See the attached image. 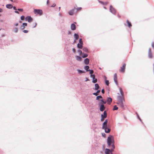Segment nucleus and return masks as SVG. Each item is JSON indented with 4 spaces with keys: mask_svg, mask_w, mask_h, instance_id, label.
I'll list each match as a JSON object with an SVG mask.
<instances>
[{
    "mask_svg": "<svg viewBox=\"0 0 154 154\" xmlns=\"http://www.w3.org/2000/svg\"><path fill=\"white\" fill-rule=\"evenodd\" d=\"M105 84L107 85H109V81L108 80H106L105 81Z\"/></svg>",
    "mask_w": 154,
    "mask_h": 154,
    "instance_id": "ea45409f",
    "label": "nucleus"
},
{
    "mask_svg": "<svg viewBox=\"0 0 154 154\" xmlns=\"http://www.w3.org/2000/svg\"><path fill=\"white\" fill-rule=\"evenodd\" d=\"M102 135L103 137H105L106 136V134L104 133H102Z\"/></svg>",
    "mask_w": 154,
    "mask_h": 154,
    "instance_id": "09e8293b",
    "label": "nucleus"
},
{
    "mask_svg": "<svg viewBox=\"0 0 154 154\" xmlns=\"http://www.w3.org/2000/svg\"><path fill=\"white\" fill-rule=\"evenodd\" d=\"M6 7L8 9L12 8L13 7V5L11 4H8L6 5Z\"/></svg>",
    "mask_w": 154,
    "mask_h": 154,
    "instance_id": "5701e85b",
    "label": "nucleus"
},
{
    "mask_svg": "<svg viewBox=\"0 0 154 154\" xmlns=\"http://www.w3.org/2000/svg\"><path fill=\"white\" fill-rule=\"evenodd\" d=\"M110 152V149L106 148L104 151V153L105 154H109Z\"/></svg>",
    "mask_w": 154,
    "mask_h": 154,
    "instance_id": "a211bd4d",
    "label": "nucleus"
},
{
    "mask_svg": "<svg viewBox=\"0 0 154 154\" xmlns=\"http://www.w3.org/2000/svg\"><path fill=\"white\" fill-rule=\"evenodd\" d=\"M107 142L108 145V147H109L110 146H111V147L113 149H114L115 148L114 145V140L113 136L110 135L107 137Z\"/></svg>",
    "mask_w": 154,
    "mask_h": 154,
    "instance_id": "f257e3e1",
    "label": "nucleus"
},
{
    "mask_svg": "<svg viewBox=\"0 0 154 154\" xmlns=\"http://www.w3.org/2000/svg\"><path fill=\"white\" fill-rule=\"evenodd\" d=\"M18 25V23H16L15 24L14 26H17Z\"/></svg>",
    "mask_w": 154,
    "mask_h": 154,
    "instance_id": "864d4df0",
    "label": "nucleus"
},
{
    "mask_svg": "<svg viewBox=\"0 0 154 154\" xmlns=\"http://www.w3.org/2000/svg\"><path fill=\"white\" fill-rule=\"evenodd\" d=\"M82 8L81 7L78 8H75V13H76L79 10H80Z\"/></svg>",
    "mask_w": 154,
    "mask_h": 154,
    "instance_id": "4c0bfd02",
    "label": "nucleus"
},
{
    "mask_svg": "<svg viewBox=\"0 0 154 154\" xmlns=\"http://www.w3.org/2000/svg\"><path fill=\"white\" fill-rule=\"evenodd\" d=\"M55 6H56V4H54L53 5H52L51 6V7H55Z\"/></svg>",
    "mask_w": 154,
    "mask_h": 154,
    "instance_id": "603ef678",
    "label": "nucleus"
},
{
    "mask_svg": "<svg viewBox=\"0 0 154 154\" xmlns=\"http://www.w3.org/2000/svg\"><path fill=\"white\" fill-rule=\"evenodd\" d=\"M83 45V43L82 42V39L80 38L79 40V42L78 44L77 47L79 49H82Z\"/></svg>",
    "mask_w": 154,
    "mask_h": 154,
    "instance_id": "39448f33",
    "label": "nucleus"
},
{
    "mask_svg": "<svg viewBox=\"0 0 154 154\" xmlns=\"http://www.w3.org/2000/svg\"><path fill=\"white\" fill-rule=\"evenodd\" d=\"M136 115H137V116L138 119L140 121V122H141L142 123H143V122L142 121L141 119L140 118V117L138 115V114L137 112L136 113Z\"/></svg>",
    "mask_w": 154,
    "mask_h": 154,
    "instance_id": "f704fd0d",
    "label": "nucleus"
},
{
    "mask_svg": "<svg viewBox=\"0 0 154 154\" xmlns=\"http://www.w3.org/2000/svg\"><path fill=\"white\" fill-rule=\"evenodd\" d=\"M108 120L106 119L103 124L102 128L105 130L106 133H109L111 131V129L107 127Z\"/></svg>",
    "mask_w": 154,
    "mask_h": 154,
    "instance_id": "f03ea898",
    "label": "nucleus"
},
{
    "mask_svg": "<svg viewBox=\"0 0 154 154\" xmlns=\"http://www.w3.org/2000/svg\"><path fill=\"white\" fill-rule=\"evenodd\" d=\"M126 22L127 23V25L126 24L124 23V25L125 26H128L129 27H130L132 26V25L131 23L128 20H127Z\"/></svg>",
    "mask_w": 154,
    "mask_h": 154,
    "instance_id": "ddd939ff",
    "label": "nucleus"
},
{
    "mask_svg": "<svg viewBox=\"0 0 154 154\" xmlns=\"http://www.w3.org/2000/svg\"><path fill=\"white\" fill-rule=\"evenodd\" d=\"M103 8L105 9H107V8L106 7H105L104 6V7H103Z\"/></svg>",
    "mask_w": 154,
    "mask_h": 154,
    "instance_id": "052dcab7",
    "label": "nucleus"
},
{
    "mask_svg": "<svg viewBox=\"0 0 154 154\" xmlns=\"http://www.w3.org/2000/svg\"><path fill=\"white\" fill-rule=\"evenodd\" d=\"M14 12L15 13H17V14H19V12L18 11H17V10H15L14 11Z\"/></svg>",
    "mask_w": 154,
    "mask_h": 154,
    "instance_id": "5fc2aeb1",
    "label": "nucleus"
},
{
    "mask_svg": "<svg viewBox=\"0 0 154 154\" xmlns=\"http://www.w3.org/2000/svg\"><path fill=\"white\" fill-rule=\"evenodd\" d=\"M25 20H27L29 23H31L32 20V19L30 16H27L25 18Z\"/></svg>",
    "mask_w": 154,
    "mask_h": 154,
    "instance_id": "f8f14e48",
    "label": "nucleus"
},
{
    "mask_svg": "<svg viewBox=\"0 0 154 154\" xmlns=\"http://www.w3.org/2000/svg\"><path fill=\"white\" fill-rule=\"evenodd\" d=\"M102 98V97L101 95H99L96 97V100H98L99 98Z\"/></svg>",
    "mask_w": 154,
    "mask_h": 154,
    "instance_id": "72a5a7b5",
    "label": "nucleus"
},
{
    "mask_svg": "<svg viewBox=\"0 0 154 154\" xmlns=\"http://www.w3.org/2000/svg\"><path fill=\"white\" fill-rule=\"evenodd\" d=\"M34 13L35 14H39L42 15V11L40 9H34Z\"/></svg>",
    "mask_w": 154,
    "mask_h": 154,
    "instance_id": "423d86ee",
    "label": "nucleus"
},
{
    "mask_svg": "<svg viewBox=\"0 0 154 154\" xmlns=\"http://www.w3.org/2000/svg\"><path fill=\"white\" fill-rule=\"evenodd\" d=\"M28 31L27 30H23V32L24 33H27L28 32Z\"/></svg>",
    "mask_w": 154,
    "mask_h": 154,
    "instance_id": "de8ad7c7",
    "label": "nucleus"
},
{
    "mask_svg": "<svg viewBox=\"0 0 154 154\" xmlns=\"http://www.w3.org/2000/svg\"><path fill=\"white\" fill-rule=\"evenodd\" d=\"M148 57L150 59H151L153 57L152 55L151 52V49L150 48L148 49Z\"/></svg>",
    "mask_w": 154,
    "mask_h": 154,
    "instance_id": "9b49d317",
    "label": "nucleus"
},
{
    "mask_svg": "<svg viewBox=\"0 0 154 154\" xmlns=\"http://www.w3.org/2000/svg\"><path fill=\"white\" fill-rule=\"evenodd\" d=\"M2 8H0V12H1L2 11Z\"/></svg>",
    "mask_w": 154,
    "mask_h": 154,
    "instance_id": "e2e57ef3",
    "label": "nucleus"
},
{
    "mask_svg": "<svg viewBox=\"0 0 154 154\" xmlns=\"http://www.w3.org/2000/svg\"><path fill=\"white\" fill-rule=\"evenodd\" d=\"M25 18L24 16L22 15L20 17V19L21 20H23Z\"/></svg>",
    "mask_w": 154,
    "mask_h": 154,
    "instance_id": "79ce46f5",
    "label": "nucleus"
},
{
    "mask_svg": "<svg viewBox=\"0 0 154 154\" xmlns=\"http://www.w3.org/2000/svg\"><path fill=\"white\" fill-rule=\"evenodd\" d=\"M109 10V11L112 14L114 15H116V10L111 5L110 6Z\"/></svg>",
    "mask_w": 154,
    "mask_h": 154,
    "instance_id": "20e7f679",
    "label": "nucleus"
},
{
    "mask_svg": "<svg viewBox=\"0 0 154 154\" xmlns=\"http://www.w3.org/2000/svg\"><path fill=\"white\" fill-rule=\"evenodd\" d=\"M111 148V149H110V152H112L113 151V149L112 147H111V146H110V147Z\"/></svg>",
    "mask_w": 154,
    "mask_h": 154,
    "instance_id": "c03bdc74",
    "label": "nucleus"
},
{
    "mask_svg": "<svg viewBox=\"0 0 154 154\" xmlns=\"http://www.w3.org/2000/svg\"><path fill=\"white\" fill-rule=\"evenodd\" d=\"M17 10L20 11L22 12L23 11V9L22 8H18L17 9Z\"/></svg>",
    "mask_w": 154,
    "mask_h": 154,
    "instance_id": "37998d69",
    "label": "nucleus"
},
{
    "mask_svg": "<svg viewBox=\"0 0 154 154\" xmlns=\"http://www.w3.org/2000/svg\"><path fill=\"white\" fill-rule=\"evenodd\" d=\"M78 51L79 53V55H80L82 53V51L80 49L78 50Z\"/></svg>",
    "mask_w": 154,
    "mask_h": 154,
    "instance_id": "a19ab883",
    "label": "nucleus"
},
{
    "mask_svg": "<svg viewBox=\"0 0 154 154\" xmlns=\"http://www.w3.org/2000/svg\"><path fill=\"white\" fill-rule=\"evenodd\" d=\"M88 71H89V74H90L91 75H92V74L94 72L93 70L92 69H89Z\"/></svg>",
    "mask_w": 154,
    "mask_h": 154,
    "instance_id": "e433bc0d",
    "label": "nucleus"
},
{
    "mask_svg": "<svg viewBox=\"0 0 154 154\" xmlns=\"http://www.w3.org/2000/svg\"><path fill=\"white\" fill-rule=\"evenodd\" d=\"M117 98L119 101H125L124 96L119 95L117 96Z\"/></svg>",
    "mask_w": 154,
    "mask_h": 154,
    "instance_id": "0eeeda50",
    "label": "nucleus"
},
{
    "mask_svg": "<svg viewBox=\"0 0 154 154\" xmlns=\"http://www.w3.org/2000/svg\"><path fill=\"white\" fill-rule=\"evenodd\" d=\"M59 15L60 16H61V14L60 13H59Z\"/></svg>",
    "mask_w": 154,
    "mask_h": 154,
    "instance_id": "680f3d73",
    "label": "nucleus"
},
{
    "mask_svg": "<svg viewBox=\"0 0 154 154\" xmlns=\"http://www.w3.org/2000/svg\"><path fill=\"white\" fill-rule=\"evenodd\" d=\"M72 51H73V52L74 54H75V53H76L75 49V48H72Z\"/></svg>",
    "mask_w": 154,
    "mask_h": 154,
    "instance_id": "a18cd8bd",
    "label": "nucleus"
},
{
    "mask_svg": "<svg viewBox=\"0 0 154 154\" xmlns=\"http://www.w3.org/2000/svg\"><path fill=\"white\" fill-rule=\"evenodd\" d=\"M13 9L15 10H17V9L16 7L15 6H14L13 7Z\"/></svg>",
    "mask_w": 154,
    "mask_h": 154,
    "instance_id": "6e6d98bb",
    "label": "nucleus"
},
{
    "mask_svg": "<svg viewBox=\"0 0 154 154\" xmlns=\"http://www.w3.org/2000/svg\"><path fill=\"white\" fill-rule=\"evenodd\" d=\"M118 109V107H117L116 105H115L113 106V110H117Z\"/></svg>",
    "mask_w": 154,
    "mask_h": 154,
    "instance_id": "473e14b6",
    "label": "nucleus"
},
{
    "mask_svg": "<svg viewBox=\"0 0 154 154\" xmlns=\"http://www.w3.org/2000/svg\"><path fill=\"white\" fill-rule=\"evenodd\" d=\"M71 29L72 30H74L76 29V26L74 23H72L71 24L70 27Z\"/></svg>",
    "mask_w": 154,
    "mask_h": 154,
    "instance_id": "4468645a",
    "label": "nucleus"
},
{
    "mask_svg": "<svg viewBox=\"0 0 154 154\" xmlns=\"http://www.w3.org/2000/svg\"><path fill=\"white\" fill-rule=\"evenodd\" d=\"M107 101H104L103 99L100 100L99 101V102H100L103 104H105L106 103Z\"/></svg>",
    "mask_w": 154,
    "mask_h": 154,
    "instance_id": "bb28decb",
    "label": "nucleus"
},
{
    "mask_svg": "<svg viewBox=\"0 0 154 154\" xmlns=\"http://www.w3.org/2000/svg\"><path fill=\"white\" fill-rule=\"evenodd\" d=\"M35 26H33V28H35L36 27V25H37V24L36 23H35Z\"/></svg>",
    "mask_w": 154,
    "mask_h": 154,
    "instance_id": "bf43d9fd",
    "label": "nucleus"
},
{
    "mask_svg": "<svg viewBox=\"0 0 154 154\" xmlns=\"http://www.w3.org/2000/svg\"><path fill=\"white\" fill-rule=\"evenodd\" d=\"M90 77H92L93 80L92 81V82L93 83H95L97 82V79H95V75H90Z\"/></svg>",
    "mask_w": 154,
    "mask_h": 154,
    "instance_id": "9d476101",
    "label": "nucleus"
},
{
    "mask_svg": "<svg viewBox=\"0 0 154 154\" xmlns=\"http://www.w3.org/2000/svg\"><path fill=\"white\" fill-rule=\"evenodd\" d=\"M101 92L103 94H104L105 93V91L103 89H102L101 90Z\"/></svg>",
    "mask_w": 154,
    "mask_h": 154,
    "instance_id": "3c124183",
    "label": "nucleus"
},
{
    "mask_svg": "<svg viewBox=\"0 0 154 154\" xmlns=\"http://www.w3.org/2000/svg\"><path fill=\"white\" fill-rule=\"evenodd\" d=\"M126 66V64L124 63L122 66L121 67V68L119 70V71L122 72H124Z\"/></svg>",
    "mask_w": 154,
    "mask_h": 154,
    "instance_id": "6e6552de",
    "label": "nucleus"
},
{
    "mask_svg": "<svg viewBox=\"0 0 154 154\" xmlns=\"http://www.w3.org/2000/svg\"><path fill=\"white\" fill-rule=\"evenodd\" d=\"M100 90H97V91L96 92L94 93H93V94L94 95H95L96 96H97L98 95V93H100Z\"/></svg>",
    "mask_w": 154,
    "mask_h": 154,
    "instance_id": "cd10ccee",
    "label": "nucleus"
},
{
    "mask_svg": "<svg viewBox=\"0 0 154 154\" xmlns=\"http://www.w3.org/2000/svg\"><path fill=\"white\" fill-rule=\"evenodd\" d=\"M100 88V86L98 84H95V88L94 89L95 90H98Z\"/></svg>",
    "mask_w": 154,
    "mask_h": 154,
    "instance_id": "393cba45",
    "label": "nucleus"
},
{
    "mask_svg": "<svg viewBox=\"0 0 154 154\" xmlns=\"http://www.w3.org/2000/svg\"><path fill=\"white\" fill-rule=\"evenodd\" d=\"M18 30V28L17 27H15L14 29H13L14 32L15 33H17Z\"/></svg>",
    "mask_w": 154,
    "mask_h": 154,
    "instance_id": "c756f323",
    "label": "nucleus"
},
{
    "mask_svg": "<svg viewBox=\"0 0 154 154\" xmlns=\"http://www.w3.org/2000/svg\"><path fill=\"white\" fill-rule=\"evenodd\" d=\"M84 68L86 70V72H88L89 70V66H84Z\"/></svg>",
    "mask_w": 154,
    "mask_h": 154,
    "instance_id": "a878e982",
    "label": "nucleus"
},
{
    "mask_svg": "<svg viewBox=\"0 0 154 154\" xmlns=\"http://www.w3.org/2000/svg\"><path fill=\"white\" fill-rule=\"evenodd\" d=\"M88 54H84L83 53L82 54V57L83 58H85L88 56Z\"/></svg>",
    "mask_w": 154,
    "mask_h": 154,
    "instance_id": "7c9ffc66",
    "label": "nucleus"
},
{
    "mask_svg": "<svg viewBox=\"0 0 154 154\" xmlns=\"http://www.w3.org/2000/svg\"><path fill=\"white\" fill-rule=\"evenodd\" d=\"M84 63L86 65H88L89 62V60L88 58H86L84 60Z\"/></svg>",
    "mask_w": 154,
    "mask_h": 154,
    "instance_id": "6ab92c4d",
    "label": "nucleus"
},
{
    "mask_svg": "<svg viewBox=\"0 0 154 154\" xmlns=\"http://www.w3.org/2000/svg\"><path fill=\"white\" fill-rule=\"evenodd\" d=\"M153 69H154V63L153 64Z\"/></svg>",
    "mask_w": 154,
    "mask_h": 154,
    "instance_id": "774afa93",
    "label": "nucleus"
},
{
    "mask_svg": "<svg viewBox=\"0 0 154 154\" xmlns=\"http://www.w3.org/2000/svg\"><path fill=\"white\" fill-rule=\"evenodd\" d=\"M48 3H49V1H48V0L47 2V4H48Z\"/></svg>",
    "mask_w": 154,
    "mask_h": 154,
    "instance_id": "69168bd1",
    "label": "nucleus"
},
{
    "mask_svg": "<svg viewBox=\"0 0 154 154\" xmlns=\"http://www.w3.org/2000/svg\"><path fill=\"white\" fill-rule=\"evenodd\" d=\"M107 116V114L106 111H105L103 113V114L101 115V117H103L104 118H106Z\"/></svg>",
    "mask_w": 154,
    "mask_h": 154,
    "instance_id": "aec40b11",
    "label": "nucleus"
},
{
    "mask_svg": "<svg viewBox=\"0 0 154 154\" xmlns=\"http://www.w3.org/2000/svg\"><path fill=\"white\" fill-rule=\"evenodd\" d=\"M119 90L120 94H121V95L124 96V93L123 91L122 90V89L121 88H119Z\"/></svg>",
    "mask_w": 154,
    "mask_h": 154,
    "instance_id": "c85d7f7f",
    "label": "nucleus"
},
{
    "mask_svg": "<svg viewBox=\"0 0 154 154\" xmlns=\"http://www.w3.org/2000/svg\"><path fill=\"white\" fill-rule=\"evenodd\" d=\"M74 37L75 40H77L79 38V35L78 34L75 33L74 35Z\"/></svg>",
    "mask_w": 154,
    "mask_h": 154,
    "instance_id": "b1692460",
    "label": "nucleus"
},
{
    "mask_svg": "<svg viewBox=\"0 0 154 154\" xmlns=\"http://www.w3.org/2000/svg\"><path fill=\"white\" fill-rule=\"evenodd\" d=\"M85 79H86L85 81H88L89 80V79L87 77L85 78Z\"/></svg>",
    "mask_w": 154,
    "mask_h": 154,
    "instance_id": "4d7b16f0",
    "label": "nucleus"
},
{
    "mask_svg": "<svg viewBox=\"0 0 154 154\" xmlns=\"http://www.w3.org/2000/svg\"><path fill=\"white\" fill-rule=\"evenodd\" d=\"M78 72L79 73H84L85 72V71L82 70H81L78 69L77 70Z\"/></svg>",
    "mask_w": 154,
    "mask_h": 154,
    "instance_id": "c9c22d12",
    "label": "nucleus"
},
{
    "mask_svg": "<svg viewBox=\"0 0 154 154\" xmlns=\"http://www.w3.org/2000/svg\"><path fill=\"white\" fill-rule=\"evenodd\" d=\"M117 79V74H116V73H115L114 74V75L113 79H114V81L116 83V85H118V83H117V80H116Z\"/></svg>",
    "mask_w": 154,
    "mask_h": 154,
    "instance_id": "2eb2a0df",
    "label": "nucleus"
},
{
    "mask_svg": "<svg viewBox=\"0 0 154 154\" xmlns=\"http://www.w3.org/2000/svg\"><path fill=\"white\" fill-rule=\"evenodd\" d=\"M151 46L152 48H154V42H153L152 43Z\"/></svg>",
    "mask_w": 154,
    "mask_h": 154,
    "instance_id": "49530a36",
    "label": "nucleus"
},
{
    "mask_svg": "<svg viewBox=\"0 0 154 154\" xmlns=\"http://www.w3.org/2000/svg\"><path fill=\"white\" fill-rule=\"evenodd\" d=\"M75 8H74L68 12V14L70 15H72L74 13H75Z\"/></svg>",
    "mask_w": 154,
    "mask_h": 154,
    "instance_id": "1a4fd4ad",
    "label": "nucleus"
},
{
    "mask_svg": "<svg viewBox=\"0 0 154 154\" xmlns=\"http://www.w3.org/2000/svg\"><path fill=\"white\" fill-rule=\"evenodd\" d=\"M118 17L119 18H120V15L118 14Z\"/></svg>",
    "mask_w": 154,
    "mask_h": 154,
    "instance_id": "0e129e2a",
    "label": "nucleus"
},
{
    "mask_svg": "<svg viewBox=\"0 0 154 154\" xmlns=\"http://www.w3.org/2000/svg\"><path fill=\"white\" fill-rule=\"evenodd\" d=\"M98 106L100 107V110L101 112L103 111L106 108L104 105L100 102H98Z\"/></svg>",
    "mask_w": 154,
    "mask_h": 154,
    "instance_id": "7ed1b4c3",
    "label": "nucleus"
},
{
    "mask_svg": "<svg viewBox=\"0 0 154 154\" xmlns=\"http://www.w3.org/2000/svg\"><path fill=\"white\" fill-rule=\"evenodd\" d=\"M76 60L79 61H81L82 60V58L80 56H75Z\"/></svg>",
    "mask_w": 154,
    "mask_h": 154,
    "instance_id": "4be33fe9",
    "label": "nucleus"
},
{
    "mask_svg": "<svg viewBox=\"0 0 154 154\" xmlns=\"http://www.w3.org/2000/svg\"><path fill=\"white\" fill-rule=\"evenodd\" d=\"M98 2L99 3L102 4L103 5H106L108 4V2H103L99 0H98Z\"/></svg>",
    "mask_w": 154,
    "mask_h": 154,
    "instance_id": "412c9836",
    "label": "nucleus"
},
{
    "mask_svg": "<svg viewBox=\"0 0 154 154\" xmlns=\"http://www.w3.org/2000/svg\"><path fill=\"white\" fill-rule=\"evenodd\" d=\"M22 25L23 26V28H24L25 26H27V23H23Z\"/></svg>",
    "mask_w": 154,
    "mask_h": 154,
    "instance_id": "58836bf2",
    "label": "nucleus"
},
{
    "mask_svg": "<svg viewBox=\"0 0 154 154\" xmlns=\"http://www.w3.org/2000/svg\"><path fill=\"white\" fill-rule=\"evenodd\" d=\"M82 50L83 51L87 52H88V50L87 48L84 47L82 48Z\"/></svg>",
    "mask_w": 154,
    "mask_h": 154,
    "instance_id": "2f4dec72",
    "label": "nucleus"
},
{
    "mask_svg": "<svg viewBox=\"0 0 154 154\" xmlns=\"http://www.w3.org/2000/svg\"><path fill=\"white\" fill-rule=\"evenodd\" d=\"M71 34V32L70 31L68 32V34Z\"/></svg>",
    "mask_w": 154,
    "mask_h": 154,
    "instance_id": "13d9d810",
    "label": "nucleus"
},
{
    "mask_svg": "<svg viewBox=\"0 0 154 154\" xmlns=\"http://www.w3.org/2000/svg\"><path fill=\"white\" fill-rule=\"evenodd\" d=\"M60 7H59V11H60Z\"/></svg>",
    "mask_w": 154,
    "mask_h": 154,
    "instance_id": "338daca9",
    "label": "nucleus"
},
{
    "mask_svg": "<svg viewBox=\"0 0 154 154\" xmlns=\"http://www.w3.org/2000/svg\"><path fill=\"white\" fill-rule=\"evenodd\" d=\"M107 102L109 104H110L112 101V99L110 97H108L107 98Z\"/></svg>",
    "mask_w": 154,
    "mask_h": 154,
    "instance_id": "dca6fc26",
    "label": "nucleus"
},
{
    "mask_svg": "<svg viewBox=\"0 0 154 154\" xmlns=\"http://www.w3.org/2000/svg\"><path fill=\"white\" fill-rule=\"evenodd\" d=\"M124 101H119V102L117 103V104L122 108L124 107Z\"/></svg>",
    "mask_w": 154,
    "mask_h": 154,
    "instance_id": "f3484780",
    "label": "nucleus"
},
{
    "mask_svg": "<svg viewBox=\"0 0 154 154\" xmlns=\"http://www.w3.org/2000/svg\"><path fill=\"white\" fill-rule=\"evenodd\" d=\"M105 118H103V117H101V121H103L104 120V119Z\"/></svg>",
    "mask_w": 154,
    "mask_h": 154,
    "instance_id": "8fccbe9b",
    "label": "nucleus"
}]
</instances>
